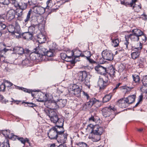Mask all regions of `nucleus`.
<instances>
[{
	"label": "nucleus",
	"instance_id": "1",
	"mask_svg": "<svg viewBox=\"0 0 147 147\" xmlns=\"http://www.w3.org/2000/svg\"><path fill=\"white\" fill-rule=\"evenodd\" d=\"M47 114L50 118L52 122L55 123L56 125L60 124V125H63V119L58 117L56 112L53 110L49 109L46 112Z\"/></svg>",
	"mask_w": 147,
	"mask_h": 147
},
{
	"label": "nucleus",
	"instance_id": "2",
	"mask_svg": "<svg viewBox=\"0 0 147 147\" xmlns=\"http://www.w3.org/2000/svg\"><path fill=\"white\" fill-rule=\"evenodd\" d=\"M77 78L80 82H83L85 85L90 88L89 78L88 77V75L86 71H80L78 72Z\"/></svg>",
	"mask_w": 147,
	"mask_h": 147
},
{
	"label": "nucleus",
	"instance_id": "3",
	"mask_svg": "<svg viewBox=\"0 0 147 147\" xmlns=\"http://www.w3.org/2000/svg\"><path fill=\"white\" fill-rule=\"evenodd\" d=\"M132 34H130L129 37L131 40L133 41H138L140 37H142L145 40V36L143 35V32L140 30L134 29L132 30Z\"/></svg>",
	"mask_w": 147,
	"mask_h": 147
},
{
	"label": "nucleus",
	"instance_id": "4",
	"mask_svg": "<svg viewBox=\"0 0 147 147\" xmlns=\"http://www.w3.org/2000/svg\"><path fill=\"white\" fill-rule=\"evenodd\" d=\"M7 29L9 32L14 34L17 37H19L21 34L19 27L18 26L15 28L13 25H10L7 27Z\"/></svg>",
	"mask_w": 147,
	"mask_h": 147
},
{
	"label": "nucleus",
	"instance_id": "5",
	"mask_svg": "<svg viewBox=\"0 0 147 147\" xmlns=\"http://www.w3.org/2000/svg\"><path fill=\"white\" fill-rule=\"evenodd\" d=\"M142 44L140 42L139 47L133 48L132 50L135 51L131 53V57L133 59H135L139 57L140 51L142 48Z\"/></svg>",
	"mask_w": 147,
	"mask_h": 147
},
{
	"label": "nucleus",
	"instance_id": "6",
	"mask_svg": "<svg viewBox=\"0 0 147 147\" xmlns=\"http://www.w3.org/2000/svg\"><path fill=\"white\" fill-rule=\"evenodd\" d=\"M103 59L108 61H111L113 59V55L112 52L109 51L104 50L102 53Z\"/></svg>",
	"mask_w": 147,
	"mask_h": 147
},
{
	"label": "nucleus",
	"instance_id": "7",
	"mask_svg": "<svg viewBox=\"0 0 147 147\" xmlns=\"http://www.w3.org/2000/svg\"><path fill=\"white\" fill-rule=\"evenodd\" d=\"M69 53L71 54V58L72 59H74L75 60L77 58L81 56V52L78 50H74L72 51H69L67 52V54L69 55Z\"/></svg>",
	"mask_w": 147,
	"mask_h": 147
},
{
	"label": "nucleus",
	"instance_id": "8",
	"mask_svg": "<svg viewBox=\"0 0 147 147\" xmlns=\"http://www.w3.org/2000/svg\"><path fill=\"white\" fill-rule=\"evenodd\" d=\"M36 52L42 58H43L46 54V50L42 46L39 45L37 47L35 48Z\"/></svg>",
	"mask_w": 147,
	"mask_h": 147
},
{
	"label": "nucleus",
	"instance_id": "9",
	"mask_svg": "<svg viewBox=\"0 0 147 147\" xmlns=\"http://www.w3.org/2000/svg\"><path fill=\"white\" fill-rule=\"evenodd\" d=\"M115 110L114 107H110L109 108H105L102 110V113L103 116L105 117L109 116L111 114L112 111H114Z\"/></svg>",
	"mask_w": 147,
	"mask_h": 147
},
{
	"label": "nucleus",
	"instance_id": "10",
	"mask_svg": "<svg viewBox=\"0 0 147 147\" xmlns=\"http://www.w3.org/2000/svg\"><path fill=\"white\" fill-rule=\"evenodd\" d=\"M56 138L59 143H64L67 139V134L64 133L60 134L58 133Z\"/></svg>",
	"mask_w": 147,
	"mask_h": 147
},
{
	"label": "nucleus",
	"instance_id": "11",
	"mask_svg": "<svg viewBox=\"0 0 147 147\" xmlns=\"http://www.w3.org/2000/svg\"><path fill=\"white\" fill-rule=\"evenodd\" d=\"M56 127H53L49 130L48 132V135L49 138L52 139H56L57 135L56 131Z\"/></svg>",
	"mask_w": 147,
	"mask_h": 147
},
{
	"label": "nucleus",
	"instance_id": "12",
	"mask_svg": "<svg viewBox=\"0 0 147 147\" xmlns=\"http://www.w3.org/2000/svg\"><path fill=\"white\" fill-rule=\"evenodd\" d=\"M89 138L93 142L98 141L100 138V135L95 134L93 132H91L89 135Z\"/></svg>",
	"mask_w": 147,
	"mask_h": 147
},
{
	"label": "nucleus",
	"instance_id": "13",
	"mask_svg": "<svg viewBox=\"0 0 147 147\" xmlns=\"http://www.w3.org/2000/svg\"><path fill=\"white\" fill-rule=\"evenodd\" d=\"M88 100H89L84 106V108H85V109H89L91 108L94 103L98 101L95 98H92L90 99L89 98Z\"/></svg>",
	"mask_w": 147,
	"mask_h": 147
},
{
	"label": "nucleus",
	"instance_id": "14",
	"mask_svg": "<svg viewBox=\"0 0 147 147\" xmlns=\"http://www.w3.org/2000/svg\"><path fill=\"white\" fill-rule=\"evenodd\" d=\"M34 12L36 13L42 14L44 13L45 12V9L41 6H35L33 8Z\"/></svg>",
	"mask_w": 147,
	"mask_h": 147
},
{
	"label": "nucleus",
	"instance_id": "15",
	"mask_svg": "<svg viewBox=\"0 0 147 147\" xmlns=\"http://www.w3.org/2000/svg\"><path fill=\"white\" fill-rule=\"evenodd\" d=\"M93 131L94 133L96 134L101 136L103 131V129L102 127L100 126L99 125H96L94 127Z\"/></svg>",
	"mask_w": 147,
	"mask_h": 147
},
{
	"label": "nucleus",
	"instance_id": "16",
	"mask_svg": "<svg viewBox=\"0 0 147 147\" xmlns=\"http://www.w3.org/2000/svg\"><path fill=\"white\" fill-rule=\"evenodd\" d=\"M16 12L14 9H10L9 10L7 14L8 20L11 21L15 17Z\"/></svg>",
	"mask_w": 147,
	"mask_h": 147
},
{
	"label": "nucleus",
	"instance_id": "17",
	"mask_svg": "<svg viewBox=\"0 0 147 147\" xmlns=\"http://www.w3.org/2000/svg\"><path fill=\"white\" fill-rule=\"evenodd\" d=\"M95 69L98 74L101 75H104L106 71V68L100 65H98L95 67Z\"/></svg>",
	"mask_w": 147,
	"mask_h": 147
},
{
	"label": "nucleus",
	"instance_id": "18",
	"mask_svg": "<svg viewBox=\"0 0 147 147\" xmlns=\"http://www.w3.org/2000/svg\"><path fill=\"white\" fill-rule=\"evenodd\" d=\"M117 104L121 108H124L127 107L128 104L125 98L120 99L118 100Z\"/></svg>",
	"mask_w": 147,
	"mask_h": 147
},
{
	"label": "nucleus",
	"instance_id": "19",
	"mask_svg": "<svg viewBox=\"0 0 147 147\" xmlns=\"http://www.w3.org/2000/svg\"><path fill=\"white\" fill-rule=\"evenodd\" d=\"M143 86L141 88L142 91L144 92L147 90V75L144 76L142 80Z\"/></svg>",
	"mask_w": 147,
	"mask_h": 147
},
{
	"label": "nucleus",
	"instance_id": "20",
	"mask_svg": "<svg viewBox=\"0 0 147 147\" xmlns=\"http://www.w3.org/2000/svg\"><path fill=\"white\" fill-rule=\"evenodd\" d=\"M39 55V54H38L35 51L33 53H31L30 55V57L31 59L33 60H34L36 59L40 60H43V58H42Z\"/></svg>",
	"mask_w": 147,
	"mask_h": 147
},
{
	"label": "nucleus",
	"instance_id": "21",
	"mask_svg": "<svg viewBox=\"0 0 147 147\" xmlns=\"http://www.w3.org/2000/svg\"><path fill=\"white\" fill-rule=\"evenodd\" d=\"M91 56V53L88 51H85L84 54H82L81 57H86V59L89 61L90 63H93L94 61L92 59L90 58V57Z\"/></svg>",
	"mask_w": 147,
	"mask_h": 147
},
{
	"label": "nucleus",
	"instance_id": "22",
	"mask_svg": "<svg viewBox=\"0 0 147 147\" xmlns=\"http://www.w3.org/2000/svg\"><path fill=\"white\" fill-rule=\"evenodd\" d=\"M37 37L38 41L40 43H44L46 40L45 36L42 33L39 34Z\"/></svg>",
	"mask_w": 147,
	"mask_h": 147
},
{
	"label": "nucleus",
	"instance_id": "23",
	"mask_svg": "<svg viewBox=\"0 0 147 147\" xmlns=\"http://www.w3.org/2000/svg\"><path fill=\"white\" fill-rule=\"evenodd\" d=\"M136 95L133 94L129 96L127 98H125L128 104H131L134 102L135 99Z\"/></svg>",
	"mask_w": 147,
	"mask_h": 147
},
{
	"label": "nucleus",
	"instance_id": "24",
	"mask_svg": "<svg viewBox=\"0 0 147 147\" xmlns=\"http://www.w3.org/2000/svg\"><path fill=\"white\" fill-rule=\"evenodd\" d=\"M22 35L24 38L27 40H31L32 36V34L29 32L23 33H22Z\"/></svg>",
	"mask_w": 147,
	"mask_h": 147
},
{
	"label": "nucleus",
	"instance_id": "25",
	"mask_svg": "<svg viewBox=\"0 0 147 147\" xmlns=\"http://www.w3.org/2000/svg\"><path fill=\"white\" fill-rule=\"evenodd\" d=\"M13 51L16 53L18 54H22L24 53V50L21 47H16L13 48Z\"/></svg>",
	"mask_w": 147,
	"mask_h": 147
},
{
	"label": "nucleus",
	"instance_id": "26",
	"mask_svg": "<svg viewBox=\"0 0 147 147\" xmlns=\"http://www.w3.org/2000/svg\"><path fill=\"white\" fill-rule=\"evenodd\" d=\"M5 19L1 15H0V31L3 30L6 28V25L3 22L5 21Z\"/></svg>",
	"mask_w": 147,
	"mask_h": 147
},
{
	"label": "nucleus",
	"instance_id": "27",
	"mask_svg": "<svg viewBox=\"0 0 147 147\" xmlns=\"http://www.w3.org/2000/svg\"><path fill=\"white\" fill-rule=\"evenodd\" d=\"M59 125H56L55 127H56V131L57 132V134L58 133L61 134L63 133L64 132V130L63 127V125L62 126Z\"/></svg>",
	"mask_w": 147,
	"mask_h": 147
},
{
	"label": "nucleus",
	"instance_id": "28",
	"mask_svg": "<svg viewBox=\"0 0 147 147\" xmlns=\"http://www.w3.org/2000/svg\"><path fill=\"white\" fill-rule=\"evenodd\" d=\"M98 84L100 89L104 88L107 85V84H105L101 78H99L98 82Z\"/></svg>",
	"mask_w": 147,
	"mask_h": 147
},
{
	"label": "nucleus",
	"instance_id": "29",
	"mask_svg": "<svg viewBox=\"0 0 147 147\" xmlns=\"http://www.w3.org/2000/svg\"><path fill=\"white\" fill-rule=\"evenodd\" d=\"M60 56L61 59L63 60H65L67 61H71V60L68 59L71 58V55L68 56L67 54L65 53H62L61 54Z\"/></svg>",
	"mask_w": 147,
	"mask_h": 147
},
{
	"label": "nucleus",
	"instance_id": "30",
	"mask_svg": "<svg viewBox=\"0 0 147 147\" xmlns=\"http://www.w3.org/2000/svg\"><path fill=\"white\" fill-rule=\"evenodd\" d=\"M67 102L66 100L61 99L57 101V104H58L59 107H63L65 105Z\"/></svg>",
	"mask_w": 147,
	"mask_h": 147
},
{
	"label": "nucleus",
	"instance_id": "31",
	"mask_svg": "<svg viewBox=\"0 0 147 147\" xmlns=\"http://www.w3.org/2000/svg\"><path fill=\"white\" fill-rule=\"evenodd\" d=\"M132 7L133 9H134L137 12L139 11L141 9V4H135V3L134 4L132 7Z\"/></svg>",
	"mask_w": 147,
	"mask_h": 147
},
{
	"label": "nucleus",
	"instance_id": "32",
	"mask_svg": "<svg viewBox=\"0 0 147 147\" xmlns=\"http://www.w3.org/2000/svg\"><path fill=\"white\" fill-rule=\"evenodd\" d=\"M49 101V102L50 103V107H51V108H52L53 109H56L59 108V106L58 104H57V102H56L53 101Z\"/></svg>",
	"mask_w": 147,
	"mask_h": 147
},
{
	"label": "nucleus",
	"instance_id": "33",
	"mask_svg": "<svg viewBox=\"0 0 147 147\" xmlns=\"http://www.w3.org/2000/svg\"><path fill=\"white\" fill-rule=\"evenodd\" d=\"M0 147H10L8 140L5 139L2 144L0 143Z\"/></svg>",
	"mask_w": 147,
	"mask_h": 147
},
{
	"label": "nucleus",
	"instance_id": "34",
	"mask_svg": "<svg viewBox=\"0 0 147 147\" xmlns=\"http://www.w3.org/2000/svg\"><path fill=\"white\" fill-rule=\"evenodd\" d=\"M112 97V95L109 94L105 95L103 98L102 102H106L110 100Z\"/></svg>",
	"mask_w": 147,
	"mask_h": 147
},
{
	"label": "nucleus",
	"instance_id": "35",
	"mask_svg": "<svg viewBox=\"0 0 147 147\" xmlns=\"http://www.w3.org/2000/svg\"><path fill=\"white\" fill-rule=\"evenodd\" d=\"M136 1V0H128V1L126 2L125 5L127 6L132 7Z\"/></svg>",
	"mask_w": 147,
	"mask_h": 147
},
{
	"label": "nucleus",
	"instance_id": "36",
	"mask_svg": "<svg viewBox=\"0 0 147 147\" xmlns=\"http://www.w3.org/2000/svg\"><path fill=\"white\" fill-rule=\"evenodd\" d=\"M3 134L6 137H7L8 138H11V134H10V132L9 130H4L2 132Z\"/></svg>",
	"mask_w": 147,
	"mask_h": 147
},
{
	"label": "nucleus",
	"instance_id": "37",
	"mask_svg": "<svg viewBox=\"0 0 147 147\" xmlns=\"http://www.w3.org/2000/svg\"><path fill=\"white\" fill-rule=\"evenodd\" d=\"M81 89H76L75 90L73 91L75 95L77 97H79L81 95Z\"/></svg>",
	"mask_w": 147,
	"mask_h": 147
},
{
	"label": "nucleus",
	"instance_id": "38",
	"mask_svg": "<svg viewBox=\"0 0 147 147\" xmlns=\"http://www.w3.org/2000/svg\"><path fill=\"white\" fill-rule=\"evenodd\" d=\"M112 40V45L114 47H115L118 46L119 43V40L118 39L116 38L113 40L111 39Z\"/></svg>",
	"mask_w": 147,
	"mask_h": 147
},
{
	"label": "nucleus",
	"instance_id": "39",
	"mask_svg": "<svg viewBox=\"0 0 147 147\" xmlns=\"http://www.w3.org/2000/svg\"><path fill=\"white\" fill-rule=\"evenodd\" d=\"M115 69L113 67H112L110 69L109 74L110 76L112 78L115 77Z\"/></svg>",
	"mask_w": 147,
	"mask_h": 147
},
{
	"label": "nucleus",
	"instance_id": "40",
	"mask_svg": "<svg viewBox=\"0 0 147 147\" xmlns=\"http://www.w3.org/2000/svg\"><path fill=\"white\" fill-rule=\"evenodd\" d=\"M27 7V3L22 1L21 3L19 6V8L22 10H24L26 9Z\"/></svg>",
	"mask_w": 147,
	"mask_h": 147
},
{
	"label": "nucleus",
	"instance_id": "41",
	"mask_svg": "<svg viewBox=\"0 0 147 147\" xmlns=\"http://www.w3.org/2000/svg\"><path fill=\"white\" fill-rule=\"evenodd\" d=\"M121 89L123 90V91L125 92V93L128 92L133 88L129 87L127 86H124L121 87Z\"/></svg>",
	"mask_w": 147,
	"mask_h": 147
},
{
	"label": "nucleus",
	"instance_id": "42",
	"mask_svg": "<svg viewBox=\"0 0 147 147\" xmlns=\"http://www.w3.org/2000/svg\"><path fill=\"white\" fill-rule=\"evenodd\" d=\"M97 117L95 115H92L91 117L89 118V120L90 122H96L97 120Z\"/></svg>",
	"mask_w": 147,
	"mask_h": 147
},
{
	"label": "nucleus",
	"instance_id": "43",
	"mask_svg": "<svg viewBox=\"0 0 147 147\" xmlns=\"http://www.w3.org/2000/svg\"><path fill=\"white\" fill-rule=\"evenodd\" d=\"M32 10L30 9L28 11L27 14V15L26 18L24 20V22H26L29 20L30 19V16L31 14L32 13Z\"/></svg>",
	"mask_w": 147,
	"mask_h": 147
},
{
	"label": "nucleus",
	"instance_id": "44",
	"mask_svg": "<svg viewBox=\"0 0 147 147\" xmlns=\"http://www.w3.org/2000/svg\"><path fill=\"white\" fill-rule=\"evenodd\" d=\"M22 11L23 10L20 9H17L16 12V15L18 17H21L23 14Z\"/></svg>",
	"mask_w": 147,
	"mask_h": 147
},
{
	"label": "nucleus",
	"instance_id": "45",
	"mask_svg": "<svg viewBox=\"0 0 147 147\" xmlns=\"http://www.w3.org/2000/svg\"><path fill=\"white\" fill-rule=\"evenodd\" d=\"M79 147H88L87 144L83 142H81L77 144Z\"/></svg>",
	"mask_w": 147,
	"mask_h": 147
},
{
	"label": "nucleus",
	"instance_id": "46",
	"mask_svg": "<svg viewBox=\"0 0 147 147\" xmlns=\"http://www.w3.org/2000/svg\"><path fill=\"white\" fill-rule=\"evenodd\" d=\"M95 125H93L92 124H90L88 125L87 127V129L89 130V131H91V132L93 131V129Z\"/></svg>",
	"mask_w": 147,
	"mask_h": 147
},
{
	"label": "nucleus",
	"instance_id": "47",
	"mask_svg": "<svg viewBox=\"0 0 147 147\" xmlns=\"http://www.w3.org/2000/svg\"><path fill=\"white\" fill-rule=\"evenodd\" d=\"M0 3L4 5H8L9 3V0H0Z\"/></svg>",
	"mask_w": 147,
	"mask_h": 147
},
{
	"label": "nucleus",
	"instance_id": "48",
	"mask_svg": "<svg viewBox=\"0 0 147 147\" xmlns=\"http://www.w3.org/2000/svg\"><path fill=\"white\" fill-rule=\"evenodd\" d=\"M133 78L134 80L136 82H138L140 81V77L139 76L137 75H133Z\"/></svg>",
	"mask_w": 147,
	"mask_h": 147
},
{
	"label": "nucleus",
	"instance_id": "49",
	"mask_svg": "<svg viewBox=\"0 0 147 147\" xmlns=\"http://www.w3.org/2000/svg\"><path fill=\"white\" fill-rule=\"evenodd\" d=\"M101 78L103 79V81L105 84H107V83L109 81V78L107 76L106 74L105 75L103 76V77Z\"/></svg>",
	"mask_w": 147,
	"mask_h": 147
},
{
	"label": "nucleus",
	"instance_id": "50",
	"mask_svg": "<svg viewBox=\"0 0 147 147\" xmlns=\"http://www.w3.org/2000/svg\"><path fill=\"white\" fill-rule=\"evenodd\" d=\"M46 55L48 57H51L53 56L54 54L53 52L51 51H46Z\"/></svg>",
	"mask_w": 147,
	"mask_h": 147
},
{
	"label": "nucleus",
	"instance_id": "51",
	"mask_svg": "<svg viewBox=\"0 0 147 147\" xmlns=\"http://www.w3.org/2000/svg\"><path fill=\"white\" fill-rule=\"evenodd\" d=\"M12 3L16 7H19L20 5L16 1V0H12L11 1Z\"/></svg>",
	"mask_w": 147,
	"mask_h": 147
},
{
	"label": "nucleus",
	"instance_id": "52",
	"mask_svg": "<svg viewBox=\"0 0 147 147\" xmlns=\"http://www.w3.org/2000/svg\"><path fill=\"white\" fill-rule=\"evenodd\" d=\"M18 139L22 142V143L23 144H25L26 142H28L29 141V140L27 139L26 138V140H25L22 138H18Z\"/></svg>",
	"mask_w": 147,
	"mask_h": 147
},
{
	"label": "nucleus",
	"instance_id": "53",
	"mask_svg": "<svg viewBox=\"0 0 147 147\" xmlns=\"http://www.w3.org/2000/svg\"><path fill=\"white\" fill-rule=\"evenodd\" d=\"M5 85L4 83V84H2L0 86V90L1 91H3L5 90Z\"/></svg>",
	"mask_w": 147,
	"mask_h": 147
},
{
	"label": "nucleus",
	"instance_id": "54",
	"mask_svg": "<svg viewBox=\"0 0 147 147\" xmlns=\"http://www.w3.org/2000/svg\"><path fill=\"white\" fill-rule=\"evenodd\" d=\"M4 83H5V85L8 87H10L13 85L12 83L7 80L5 81Z\"/></svg>",
	"mask_w": 147,
	"mask_h": 147
},
{
	"label": "nucleus",
	"instance_id": "55",
	"mask_svg": "<svg viewBox=\"0 0 147 147\" xmlns=\"http://www.w3.org/2000/svg\"><path fill=\"white\" fill-rule=\"evenodd\" d=\"M129 44V42L127 40H126L124 42L123 47L125 49H128V45Z\"/></svg>",
	"mask_w": 147,
	"mask_h": 147
},
{
	"label": "nucleus",
	"instance_id": "56",
	"mask_svg": "<svg viewBox=\"0 0 147 147\" xmlns=\"http://www.w3.org/2000/svg\"><path fill=\"white\" fill-rule=\"evenodd\" d=\"M81 88L80 87H79V86L76 84H74L72 86V91H73L74 90H75L76 89H80Z\"/></svg>",
	"mask_w": 147,
	"mask_h": 147
},
{
	"label": "nucleus",
	"instance_id": "57",
	"mask_svg": "<svg viewBox=\"0 0 147 147\" xmlns=\"http://www.w3.org/2000/svg\"><path fill=\"white\" fill-rule=\"evenodd\" d=\"M18 88L19 89L21 90H23V91H24V92H30L29 90L27 89L24 88H22V87H18Z\"/></svg>",
	"mask_w": 147,
	"mask_h": 147
},
{
	"label": "nucleus",
	"instance_id": "58",
	"mask_svg": "<svg viewBox=\"0 0 147 147\" xmlns=\"http://www.w3.org/2000/svg\"><path fill=\"white\" fill-rule=\"evenodd\" d=\"M11 138H11L13 140H14L16 138L18 139V137L15 135H14L13 134H11Z\"/></svg>",
	"mask_w": 147,
	"mask_h": 147
},
{
	"label": "nucleus",
	"instance_id": "59",
	"mask_svg": "<svg viewBox=\"0 0 147 147\" xmlns=\"http://www.w3.org/2000/svg\"><path fill=\"white\" fill-rule=\"evenodd\" d=\"M141 18L143 20H146L147 18V16L146 15L142 14L141 15Z\"/></svg>",
	"mask_w": 147,
	"mask_h": 147
},
{
	"label": "nucleus",
	"instance_id": "60",
	"mask_svg": "<svg viewBox=\"0 0 147 147\" xmlns=\"http://www.w3.org/2000/svg\"><path fill=\"white\" fill-rule=\"evenodd\" d=\"M26 103L28 104H29L28 106H29L30 107H33L34 106H35V104H33L32 103H29L28 102H26Z\"/></svg>",
	"mask_w": 147,
	"mask_h": 147
},
{
	"label": "nucleus",
	"instance_id": "61",
	"mask_svg": "<svg viewBox=\"0 0 147 147\" xmlns=\"http://www.w3.org/2000/svg\"><path fill=\"white\" fill-rule=\"evenodd\" d=\"M83 92L84 95L86 96L87 99L88 100L89 98V95L88 94L86 93L85 92H84L83 91Z\"/></svg>",
	"mask_w": 147,
	"mask_h": 147
},
{
	"label": "nucleus",
	"instance_id": "62",
	"mask_svg": "<svg viewBox=\"0 0 147 147\" xmlns=\"http://www.w3.org/2000/svg\"><path fill=\"white\" fill-rule=\"evenodd\" d=\"M121 84V83H119L117 84H116L115 87L113 89V90L114 91L116 89H117Z\"/></svg>",
	"mask_w": 147,
	"mask_h": 147
},
{
	"label": "nucleus",
	"instance_id": "63",
	"mask_svg": "<svg viewBox=\"0 0 147 147\" xmlns=\"http://www.w3.org/2000/svg\"><path fill=\"white\" fill-rule=\"evenodd\" d=\"M30 53V51L28 49H26L24 50V53Z\"/></svg>",
	"mask_w": 147,
	"mask_h": 147
},
{
	"label": "nucleus",
	"instance_id": "64",
	"mask_svg": "<svg viewBox=\"0 0 147 147\" xmlns=\"http://www.w3.org/2000/svg\"><path fill=\"white\" fill-rule=\"evenodd\" d=\"M9 50V49L6 48H4V49L2 50L1 51V53L2 54L4 52V53H5L7 51Z\"/></svg>",
	"mask_w": 147,
	"mask_h": 147
}]
</instances>
